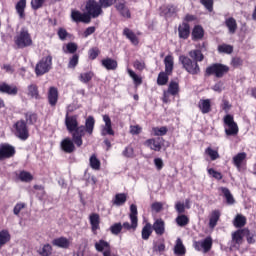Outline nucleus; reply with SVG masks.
I'll return each instance as SVG.
<instances>
[{
	"label": "nucleus",
	"instance_id": "nucleus-1",
	"mask_svg": "<svg viewBox=\"0 0 256 256\" xmlns=\"http://www.w3.org/2000/svg\"><path fill=\"white\" fill-rule=\"evenodd\" d=\"M79 117L77 115H69V112L65 115V126L72 136L64 138L60 147L64 153H75L76 147L83 146V137L88 135L91 137L93 135V131H95V118L93 116H88L85 121V125H79ZM76 145V147H75Z\"/></svg>",
	"mask_w": 256,
	"mask_h": 256
},
{
	"label": "nucleus",
	"instance_id": "nucleus-2",
	"mask_svg": "<svg viewBox=\"0 0 256 256\" xmlns=\"http://www.w3.org/2000/svg\"><path fill=\"white\" fill-rule=\"evenodd\" d=\"M139 212L137 211V205L131 204L130 205V213H129V219L131 223L124 222L121 224V222L114 223L110 226L109 230L112 235H119L123 229L124 231H132V233H135L137 231V227H139Z\"/></svg>",
	"mask_w": 256,
	"mask_h": 256
},
{
	"label": "nucleus",
	"instance_id": "nucleus-3",
	"mask_svg": "<svg viewBox=\"0 0 256 256\" xmlns=\"http://www.w3.org/2000/svg\"><path fill=\"white\" fill-rule=\"evenodd\" d=\"M229 71H231V68L223 63H212L206 68L204 75L205 77L213 76L216 79H223Z\"/></svg>",
	"mask_w": 256,
	"mask_h": 256
},
{
	"label": "nucleus",
	"instance_id": "nucleus-4",
	"mask_svg": "<svg viewBox=\"0 0 256 256\" xmlns=\"http://www.w3.org/2000/svg\"><path fill=\"white\" fill-rule=\"evenodd\" d=\"M53 69V56L51 54L42 57L35 66V75L42 77Z\"/></svg>",
	"mask_w": 256,
	"mask_h": 256
},
{
	"label": "nucleus",
	"instance_id": "nucleus-5",
	"mask_svg": "<svg viewBox=\"0 0 256 256\" xmlns=\"http://www.w3.org/2000/svg\"><path fill=\"white\" fill-rule=\"evenodd\" d=\"M179 62L181 63L182 68L185 69L189 75H199V73H201V67L199 66V63L192 60L188 56H179Z\"/></svg>",
	"mask_w": 256,
	"mask_h": 256
},
{
	"label": "nucleus",
	"instance_id": "nucleus-6",
	"mask_svg": "<svg viewBox=\"0 0 256 256\" xmlns=\"http://www.w3.org/2000/svg\"><path fill=\"white\" fill-rule=\"evenodd\" d=\"M14 42L18 49H25L33 45V39L27 28H21L20 32L15 36Z\"/></svg>",
	"mask_w": 256,
	"mask_h": 256
},
{
	"label": "nucleus",
	"instance_id": "nucleus-7",
	"mask_svg": "<svg viewBox=\"0 0 256 256\" xmlns=\"http://www.w3.org/2000/svg\"><path fill=\"white\" fill-rule=\"evenodd\" d=\"M12 129L15 137L20 139V141H27L29 139V126H27V122L24 119L16 121Z\"/></svg>",
	"mask_w": 256,
	"mask_h": 256
},
{
	"label": "nucleus",
	"instance_id": "nucleus-8",
	"mask_svg": "<svg viewBox=\"0 0 256 256\" xmlns=\"http://www.w3.org/2000/svg\"><path fill=\"white\" fill-rule=\"evenodd\" d=\"M86 15L91 19H97L100 15H103V9L97 0H87L85 4Z\"/></svg>",
	"mask_w": 256,
	"mask_h": 256
},
{
	"label": "nucleus",
	"instance_id": "nucleus-9",
	"mask_svg": "<svg viewBox=\"0 0 256 256\" xmlns=\"http://www.w3.org/2000/svg\"><path fill=\"white\" fill-rule=\"evenodd\" d=\"M224 125H226L225 133L228 137H235V135L239 134V126L237 125V122H235V119L233 118V115L227 114L223 118Z\"/></svg>",
	"mask_w": 256,
	"mask_h": 256
},
{
	"label": "nucleus",
	"instance_id": "nucleus-10",
	"mask_svg": "<svg viewBox=\"0 0 256 256\" xmlns=\"http://www.w3.org/2000/svg\"><path fill=\"white\" fill-rule=\"evenodd\" d=\"M179 82L177 81H170L168 85V89L163 91L162 102L169 103L171 101L170 97H177L179 95Z\"/></svg>",
	"mask_w": 256,
	"mask_h": 256
},
{
	"label": "nucleus",
	"instance_id": "nucleus-11",
	"mask_svg": "<svg viewBox=\"0 0 256 256\" xmlns=\"http://www.w3.org/2000/svg\"><path fill=\"white\" fill-rule=\"evenodd\" d=\"M71 19L74 23H91L89 15H87V13H82L79 10L71 11Z\"/></svg>",
	"mask_w": 256,
	"mask_h": 256
},
{
	"label": "nucleus",
	"instance_id": "nucleus-12",
	"mask_svg": "<svg viewBox=\"0 0 256 256\" xmlns=\"http://www.w3.org/2000/svg\"><path fill=\"white\" fill-rule=\"evenodd\" d=\"M47 99L50 107H57V103H59V89L55 86H51L48 89Z\"/></svg>",
	"mask_w": 256,
	"mask_h": 256
},
{
	"label": "nucleus",
	"instance_id": "nucleus-13",
	"mask_svg": "<svg viewBox=\"0 0 256 256\" xmlns=\"http://www.w3.org/2000/svg\"><path fill=\"white\" fill-rule=\"evenodd\" d=\"M178 37L183 41H187L189 37H191V25L187 24V22H182L178 26Z\"/></svg>",
	"mask_w": 256,
	"mask_h": 256
},
{
	"label": "nucleus",
	"instance_id": "nucleus-14",
	"mask_svg": "<svg viewBox=\"0 0 256 256\" xmlns=\"http://www.w3.org/2000/svg\"><path fill=\"white\" fill-rule=\"evenodd\" d=\"M146 147H149L152 151H161L163 147V138H150L144 142Z\"/></svg>",
	"mask_w": 256,
	"mask_h": 256
},
{
	"label": "nucleus",
	"instance_id": "nucleus-15",
	"mask_svg": "<svg viewBox=\"0 0 256 256\" xmlns=\"http://www.w3.org/2000/svg\"><path fill=\"white\" fill-rule=\"evenodd\" d=\"M89 221L93 235H97V231L101 229V217L97 213H92L89 216Z\"/></svg>",
	"mask_w": 256,
	"mask_h": 256
},
{
	"label": "nucleus",
	"instance_id": "nucleus-16",
	"mask_svg": "<svg viewBox=\"0 0 256 256\" xmlns=\"http://www.w3.org/2000/svg\"><path fill=\"white\" fill-rule=\"evenodd\" d=\"M243 235H245V229L236 230L232 233V247L239 249L243 244Z\"/></svg>",
	"mask_w": 256,
	"mask_h": 256
},
{
	"label": "nucleus",
	"instance_id": "nucleus-17",
	"mask_svg": "<svg viewBox=\"0 0 256 256\" xmlns=\"http://www.w3.org/2000/svg\"><path fill=\"white\" fill-rule=\"evenodd\" d=\"M205 37V29L201 25H195L191 32V39L194 42L203 41Z\"/></svg>",
	"mask_w": 256,
	"mask_h": 256
},
{
	"label": "nucleus",
	"instance_id": "nucleus-18",
	"mask_svg": "<svg viewBox=\"0 0 256 256\" xmlns=\"http://www.w3.org/2000/svg\"><path fill=\"white\" fill-rule=\"evenodd\" d=\"M114 7L116 11H118V13L121 15V17H124L125 19H131V10H129V7H127L125 2H118Z\"/></svg>",
	"mask_w": 256,
	"mask_h": 256
},
{
	"label": "nucleus",
	"instance_id": "nucleus-19",
	"mask_svg": "<svg viewBox=\"0 0 256 256\" xmlns=\"http://www.w3.org/2000/svg\"><path fill=\"white\" fill-rule=\"evenodd\" d=\"M103 121L105 123V126L102 129L101 135H115V131L113 130V125L111 123V117L109 115L105 114L103 115Z\"/></svg>",
	"mask_w": 256,
	"mask_h": 256
},
{
	"label": "nucleus",
	"instance_id": "nucleus-20",
	"mask_svg": "<svg viewBox=\"0 0 256 256\" xmlns=\"http://www.w3.org/2000/svg\"><path fill=\"white\" fill-rule=\"evenodd\" d=\"M52 245L54 247H59L60 249H69L71 247V241L65 236H61L52 240Z\"/></svg>",
	"mask_w": 256,
	"mask_h": 256
},
{
	"label": "nucleus",
	"instance_id": "nucleus-21",
	"mask_svg": "<svg viewBox=\"0 0 256 256\" xmlns=\"http://www.w3.org/2000/svg\"><path fill=\"white\" fill-rule=\"evenodd\" d=\"M152 230L155 231L156 235L159 237L165 235V221L161 218L156 219L152 225Z\"/></svg>",
	"mask_w": 256,
	"mask_h": 256
},
{
	"label": "nucleus",
	"instance_id": "nucleus-22",
	"mask_svg": "<svg viewBox=\"0 0 256 256\" xmlns=\"http://www.w3.org/2000/svg\"><path fill=\"white\" fill-rule=\"evenodd\" d=\"M0 93H6V95L15 96L19 93V88L15 85H9L5 82L0 84Z\"/></svg>",
	"mask_w": 256,
	"mask_h": 256
},
{
	"label": "nucleus",
	"instance_id": "nucleus-23",
	"mask_svg": "<svg viewBox=\"0 0 256 256\" xmlns=\"http://www.w3.org/2000/svg\"><path fill=\"white\" fill-rule=\"evenodd\" d=\"M247 161V153L240 152L232 158V163L238 171H241L243 163Z\"/></svg>",
	"mask_w": 256,
	"mask_h": 256
},
{
	"label": "nucleus",
	"instance_id": "nucleus-24",
	"mask_svg": "<svg viewBox=\"0 0 256 256\" xmlns=\"http://www.w3.org/2000/svg\"><path fill=\"white\" fill-rule=\"evenodd\" d=\"M102 67H105L107 71H115L117 67H119V64L117 63V60L113 58H105L101 60Z\"/></svg>",
	"mask_w": 256,
	"mask_h": 256
},
{
	"label": "nucleus",
	"instance_id": "nucleus-25",
	"mask_svg": "<svg viewBox=\"0 0 256 256\" xmlns=\"http://www.w3.org/2000/svg\"><path fill=\"white\" fill-rule=\"evenodd\" d=\"M25 9H27V0H19L15 5V10L19 19H25Z\"/></svg>",
	"mask_w": 256,
	"mask_h": 256
},
{
	"label": "nucleus",
	"instance_id": "nucleus-26",
	"mask_svg": "<svg viewBox=\"0 0 256 256\" xmlns=\"http://www.w3.org/2000/svg\"><path fill=\"white\" fill-rule=\"evenodd\" d=\"M123 35L126 37V39L130 40V43L132 45H139V37H137V34L133 32V30L129 28H124Z\"/></svg>",
	"mask_w": 256,
	"mask_h": 256
},
{
	"label": "nucleus",
	"instance_id": "nucleus-27",
	"mask_svg": "<svg viewBox=\"0 0 256 256\" xmlns=\"http://www.w3.org/2000/svg\"><path fill=\"white\" fill-rule=\"evenodd\" d=\"M0 147L2 148V151L6 159H11V157H15L16 150L14 146L8 143H4L0 144Z\"/></svg>",
	"mask_w": 256,
	"mask_h": 256
},
{
	"label": "nucleus",
	"instance_id": "nucleus-28",
	"mask_svg": "<svg viewBox=\"0 0 256 256\" xmlns=\"http://www.w3.org/2000/svg\"><path fill=\"white\" fill-rule=\"evenodd\" d=\"M188 55H189L190 59L192 61H195L196 63H201L202 61L205 60V55L199 49H194V50L189 51Z\"/></svg>",
	"mask_w": 256,
	"mask_h": 256
},
{
	"label": "nucleus",
	"instance_id": "nucleus-29",
	"mask_svg": "<svg viewBox=\"0 0 256 256\" xmlns=\"http://www.w3.org/2000/svg\"><path fill=\"white\" fill-rule=\"evenodd\" d=\"M198 108L200 109L203 115L211 113V100L210 99H201L198 103Z\"/></svg>",
	"mask_w": 256,
	"mask_h": 256
},
{
	"label": "nucleus",
	"instance_id": "nucleus-30",
	"mask_svg": "<svg viewBox=\"0 0 256 256\" xmlns=\"http://www.w3.org/2000/svg\"><path fill=\"white\" fill-rule=\"evenodd\" d=\"M164 65H165V71L166 73L173 75V69L175 67L174 58L172 55H167L164 58Z\"/></svg>",
	"mask_w": 256,
	"mask_h": 256
},
{
	"label": "nucleus",
	"instance_id": "nucleus-31",
	"mask_svg": "<svg viewBox=\"0 0 256 256\" xmlns=\"http://www.w3.org/2000/svg\"><path fill=\"white\" fill-rule=\"evenodd\" d=\"M151 235H153V225L149 222H147L141 231V237L143 239V241H148L149 237H151Z\"/></svg>",
	"mask_w": 256,
	"mask_h": 256
},
{
	"label": "nucleus",
	"instance_id": "nucleus-32",
	"mask_svg": "<svg viewBox=\"0 0 256 256\" xmlns=\"http://www.w3.org/2000/svg\"><path fill=\"white\" fill-rule=\"evenodd\" d=\"M220 218H221V212L219 210H213L209 219L210 229H215V227H217V223L219 222Z\"/></svg>",
	"mask_w": 256,
	"mask_h": 256
},
{
	"label": "nucleus",
	"instance_id": "nucleus-33",
	"mask_svg": "<svg viewBox=\"0 0 256 256\" xmlns=\"http://www.w3.org/2000/svg\"><path fill=\"white\" fill-rule=\"evenodd\" d=\"M162 13L168 17H173V15L179 13V7L175 6V4H168L163 8Z\"/></svg>",
	"mask_w": 256,
	"mask_h": 256
},
{
	"label": "nucleus",
	"instance_id": "nucleus-34",
	"mask_svg": "<svg viewBox=\"0 0 256 256\" xmlns=\"http://www.w3.org/2000/svg\"><path fill=\"white\" fill-rule=\"evenodd\" d=\"M233 225L236 229H241L247 225V217L242 214H237L233 220Z\"/></svg>",
	"mask_w": 256,
	"mask_h": 256
},
{
	"label": "nucleus",
	"instance_id": "nucleus-35",
	"mask_svg": "<svg viewBox=\"0 0 256 256\" xmlns=\"http://www.w3.org/2000/svg\"><path fill=\"white\" fill-rule=\"evenodd\" d=\"M28 97L36 100L41 99V95H39V86H37V84L28 85Z\"/></svg>",
	"mask_w": 256,
	"mask_h": 256
},
{
	"label": "nucleus",
	"instance_id": "nucleus-36",
	"mask_svg": "<svg viewBox=\"0 0 256 256\" xmlns=\"http://www.w3.org/2000/svg\"><path fill=\"white\" fill-rule=\"evenodd\" d=\"M225 25L228 28L229 33L232 35L236 33L237 31V20L233 17H229L225 20Z\"/></svg>",
	"mask_w": 256,
	"mask_h": 256
},
{
	"label": "nucleus",
	"instance_id": "nucleus-37",
	"mask_svg": "<svg viewBox=\"0 0 256 256\" xmlns=\"http://www.w3.org/2000/svg\"><path fill=\"white\" fill-rule=\"evenodd\" d=\"M125 203H127V194L118 193L115 195L113 199V205H116L117 207H121L122 205H125Z\"/></svg>",
	"mask_w": 256,
	"mask_h": 256
},
{
	"label": "nucleus",
	"instance_id": "nucleus-38",
	"mask_svg": "<svg viewBox=\"0 0 256 256\" xmlns=\"http://www.w3.org/2000/svg\"><path fill=\"white\" fill-rule=\"evenodd\" d=\"M201 247L203 253H209V251L213 249V238L211 236L206 237L204 240H202Z\"/></svg>",
	"mask_w": 256,
	"mask_h": 256
},
{
	"label": "nucleus",
	"instance_id": "nucleus-39",
	"mask_svg": "<svg viewBox=\"0 0 256 256\" xmlns=\"http://www.w3.org/2000/svg\"><path fill=\"white\" fill-rule=\"evenodd\" d=\"M11 241V234H9V230H1L0 231V249L3 248L4 245H7Z\"/></svg>",
	"mask_w": 256,
	"mask_h": 256
},
{
	"label": "nucleus",
	"instance_id": "nucleus-40",
	"mask_svg": "<svg viewBox=\"0 0 256 256\" xmlns=\"http://www.w3.org/2000/svg\"><path fill=\"white\" fill-rule=\"evenodd\" d=\"M220 191L223 193L228 205H233L235 203V198H233V194H231V190H229V188L221 187Z\"/></svg>",
	"mask_w": 256,
	"mask_h": 256
},
{
	"label": "nucleus",
	"instance_id": "nucleus-41",
	"mask_svg": "<svg viewBox=\"0 0 256 256\" xmlns=\"http://www.w3.org/2000/svg\"><path fill=\"white\" fill-rule=\"evenodd\" d=\"M169 76H171V74L167 72H160L157 77V85L160 87L167 85V83H169Z\"/></svg>",
	"mask_w": 256,
	"mask_h": 256
},
{
	"label": "nucleus",
	"instance_id": "nucleus-42",
	"mask_svg": "<svg viewBox=\"0 0 256 256\" xmlns=\"http://www.w3.org/2000/svg\"><path fill=\"white\" fill-rule=\"evenodd\" d=\"M24 117L26 119L25 122L28 123V125H35L39 119V116L35 112H26Z\"/></svg>",
	"mask_w": 256,
	"mask_h": 256
},
{
	"label": "nucleus",
	"instance_id": "nucleus-43",
	"mask_svg": "<svg viewBox=\"0 0 256 256\" xmlns=\"http://www.w3.org/2000/svg\"><path fill=\"white\" fill-rule=\"evenodd\" d=\"M57 35L60 41H66V39H73V34L67 32V29L60 27L57 31Z\"/></svg>",
	"mask_w": 256,
	"mask_h": 256
},
{
	"label": "nucleus",
	"instance_id": "nucleus-44",
	"mask_svg": "<svg viewBox=\"0 0 256 256\" xmlns=\"http://www.w3.org/2000/svg\"><path fill=\"white\" fill-rule=\"evenodd\" d=\"M95 77V73L93 71H88V72H84L81 73L79 75V81H81V83H89L93 78Z\"/></svg>",
	"mask_w": 256,
	"mask_h": 256
},
{
	"label": "nucleus",
	"instance_id": "nucleus-45",
	"mask_svg": "<svg viewBox=\"0 0 256 256\" xmlns=\"http://www.w3.org/2000/svg\"><path fill=\"white\" fill-rule=\"evenodd\" d=\"M95 249L99 253H103V251H105V249L106 250L111 249V245L109 244V242H107L105 240H99L98 242L95 243Z\"/></svg>",
	"mask_w": 256,
	"mask_h": 256
},
{
	"label": "nucleus",
	"instance_id": "nucleus-46",
	"mask_svg": "<svg viewBox=\"0 0 256 256\" xmlns=\"http://www.w3.org/2000/svg\"><path fill=\"white\" fill-rule=\"evenodd\" d=\"M174 253L175 255H178V256H182V255H185V253H187V250L185 249V246L183 245V242L181 241V239L177 240V243L174 247Z\"/></svg>",
	"mask_w": 256,
	"mask_h": 256
},
{
	"label": "nucleus",
	"instance_id": "nucleus-47",
	"mask_svg": "<svg viewBox=\"0 0 256 256\" xmlns=\"http://www.w3.org/2000/svg\"><path fill=\"white\" fill-rule=\"evenodd\" d=\"M176 223L178 227H186V225H189V217L185 214H180L176 217Z\"/></svg>",
	"mask_w": 256,
	"mask_h": 256
},
{
	"label": "nucleus",
	"instance_id": "nucleus-48",
	"mask_svg": "<svg viewBox=\"0 0 256 256\" xmlns=\"http://www.w3.org/2000/svg\"><path fill=\"white\" fill-rule=\"evenodd\" d=\"M128 74L129 76L131 77V79H133L134 81V85L136 87H139V85H142L143 84V78H141V76L137 75L135 73V71L131 70V69H128Z\"/></svg>",
	"mask_w": 256,
	"mask_h": 256
},
{
	"label": "nucleus",
	"instance_id": "nucleus-49",
	"mask_svg": "<svg viewBox=\"0 0 256 256\" xmlns=\"http://www.w3.org/2000/svg\"><path fill=\"white\" fill-rule=\"evenodd\" d=\"M38 253L40 256H51L53 253V246H51V244H44Z\"/></svg>",
	"mask_w": 256,
	"mask_h": 256
},
{
	"label": "nucleus",
	"instance_id": "nucleus-50",
	"mask_svg": "<svg viewBox=\"0 0 256 256\" xmlns=\"http://www.w3.org/2000/svg\"><path fill=\"white\" fill-rule=\"evenodd\" d=\"M219 53H225L226 55H231L233 53V45L230 44H221L218 46Z\"/></svg>",
	"mask_w": 256,
	"mask_h": 256
},
{
	"label": "nucleus",
	"instance_id": "nucleus-51",
	"mask_svg": "<svg viewBox=\"0 0 256 256\" xmlns=\"http://www.w3.org/2000/svg\"><path fill=\"white\" fill-rule=\"evenodd\" d=\"M90 167L95 171L101 169V161L97 159V155L95 154L90 157Z\"/></svg>",
	"mask_w": 256,
	"mask_h": 256
},
{
	"label": "nucleus",
	"instance_id": "nucleus-52",
	"mask_svg": "<svg viewBox=\"0 0 256 256\" xmlns=\"http://www.w3.org/2000/svg\"><path fill=\"white\" fill-rule=\"evenodd\" d=\"M19 179L23 183H31L33 180V175H31L29 172L23 170L19 173Z\"/></svg>",
	"mask_w": 256,
	"mask_h": 256
},
{
	"label": "nucleus",
	"instance_id": "nucleus-53",
	"mask_svg": "<svg viewBox=\"0 0 256 256\" xmlns=\"http://www.w3.org/2000/svg\"><path fill=\"white\" fill-rule=\"evenodd\" d=\"M206 155H209L211 161H217L221 156L217 150H213V148L208 147L205 150Z\"/></svg>",
	"mask_w": 256,
	"mask_h": 256
},
{
	"label": "nucleus",
	"instance_id": "nucleus-54",
	"mask_svg": "<svg viewBox=\"0 0 256 256\" xmlns=\"http://www.w3.org/2000/svg\"><path fill=\"white\" fill-rule=\"evenodd\" d=\"M152 131L156 137H163V135H167V131H169V130L167 129L166 126H162L160 128L154 127V128H152Z\"/></svg>",
	"mask_w": 256,
	"mask_h": 256
},
{
	"label": "nucleus",
	"instance_id": "nucleus-55",
	"mask_svg": "<svg viewBox=\"0 0 256 256\" xmlns=\"http://www.w3.org/2000/svg\"><path fill=\"white\" fill-rule=\"evenodd\" d=\"M46 0H31L30 5L33 11H39L45 5Z\"/></svg>",
	"mask_w": 256,
	"mask_h": 256
},
{
	"label": "nucleus",
	"instance_id": "nucleus-56",
	"mask_svg": "<svg viewBox=\"0 0 256 256\" xmlns=\"http://www.w3.org/2000/svg\"><path fill=\"white\" fill-rule=\"evenodd\" d=\"M46 0H31L30 5L33 11H39L45 5Z\"/></svg>",
	"mask_w": 256,
	"mask_h": 256
},
{
	"label": "nucleus",
	"instance_id": "nucleus-57",
	"mask_svg": "<svg viewBox=\"0 0 256 256\" xmlns=\"http://www.w3.org/2000/svg\"><path fill=\"white\" fill-rule=\"evenodd\" d=\"M122 155L127 159H133L135 157V150L129 145L122 151Z\"/></svg>",
	"mask_w": 256,
	"mask_h": 256
},
{
	"label": "nucleus",
	"instance_id": "nucleus-58",
	"mask_svg": "<svg viewBox=\"0 0 256 256\" xmlns=\"http://www.w3.org/2000/svg\"><path fill=\"white\" fill-rule=\"evenodd\" d=\"M79 65V54H73V56L69 59L68 69H75Z\"/></svg>",
	"mask_w": 256,
	"mask_h": 256
},
{
	"label": "nucleus",
	"instance_id": "nucleus-59",
	"mask_svg": "<svg viewBox=\"0 0 256 256\" xmlns=\"http://www.w3.org/2000/svg\"><path fill=\"white\" fill-rule=\"evenodd\" d=\"M244 237H246V241L249 245H253V243H255V235L251 233L249 228H244Z\"/></svg>",
	"mask_w": 256,
	"mask_h": 256
},
{
	"label": "nucleus",
	"instance_id": "nucleus-60",
	"mask_svg": "<svg viewBox=\"0 0 256 256\" xmlns=\"http://www.w3.org/2000/svg\"><path fill=\"white\" fill-rule=\"evenodd\" d=\"M99 53H101V51H99V48L97 47H94V48H91L89 51H88V57L91 61H95V59L97 57H99Z\"/></svg>",
	"mask_w": 256,
	"mask_h": 256
},
{
	"label": "nucleus",
	"instance_id": "nucleus-61",
	"mask_svg": "<svg viewBox=\"0 0 256 256\" xmlns=\"http://www.w3.org/2000/svg\"><path fill=\"white\" fill-rule=\"evenodd\" d=\"M207 171H208V175H211V177H213L217 181H221V179H223V174H221V172L216 171L213 168H209Z\"/></svg>",
	"mask_w": 256,
	"mask_h": 256
},
{
	"label": "nucleus",
	"instance_id": "nucleus-62",
	"mask_svg": "<svg viewBox=\"0 0 256 256\" xmlns=\"http://www.w3.org/2000/svg\"><path fill=\"white\" fill-rule=\"evenodd\" d=\"M100 9H109L115 5V0H99Z\"/></svg>",
	"mask_w": 256,
	"mask_h": 256
},
{
	"label": "nucleus",
	"instance_id": "nucleus-63",
	"mask_svg": "<svg viewBox=\"0 0 256 256\" xmlns=\"http://www.w3.org/2000/svg\"><path fill=\"white\" fill-rule=\"evenodd\" d=\"M200 3L209 13H213V0H200Z\"/></svg>",
	"mask_w": 256,
	"mask_h": 256
},
{
	"label": "nucleus",
	"instance_id": "nucleus-64",
	"mask_svg": "<svg viewBox=\"0 0 256 256\" xmlns=\"http://www.w3.org/2000/svg\"><path fill=\"white\" fill-rule=\"evenodd\" d=\"M230 65H232L234 67V69L242 67L243 59H241V57H233L231 59Z\"/></svg>",
	"mask_w": 256,
	"mask_h": 256
}]
</instances>
